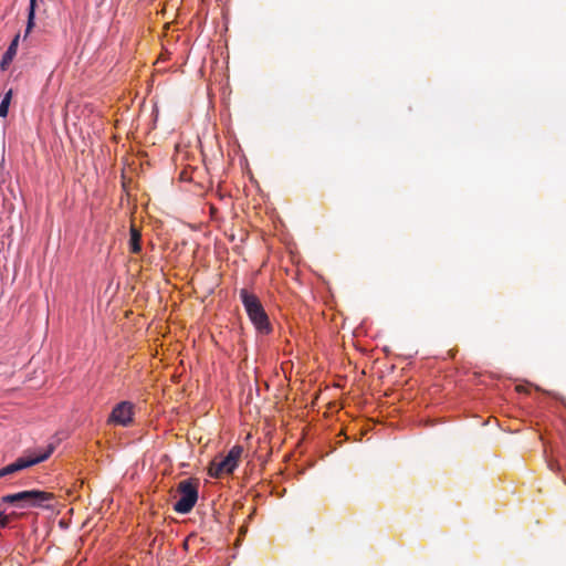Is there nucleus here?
Listing matches in <instances>:
<instances>
[{
	"mask_svg": "<svg viewBox=\"0 0 566 566\" xmlns=\"http://www.w3.org/2000/svg\"><path fill=\"white\" fill-rule=\"evenodd\" d=\"M240 298L250 321L255 326V328L262 334H269L271 332L269 316L265 313L258 296L250 293L248 290L242 289L240 291Z\"/></svg>",
	"mask_w": 566,
	"mask_h": 566,
	"instance_id": "nucleus-1",
	"label": "nucleus"
},
{
	"mask_svg": "<svg viewBox=\"0 0 566 566\" xmlns=\"http://www.w3.org/2000/svg\"><path fill=\"white\" fill-rule=\"evenodd\" d=\"M54 499L50 492L30 490L22 491L14 494H7L2 497V502L15 504L17 506L24 507H44L45 503Z\"/></svg>",
	"mask_w": 566,
	"mask_h": 566,
	"instance_id": "nucleus-2",
	"label": "nucleus"
},
{
	"mask_svg": "<svg viewBox=\"0 0 566 566\" xmlns=\"http://www.w3.org/2000/svg\"><path fill=\"white\" fill-rule=\"evenodd\" d=\"M53 451H54V446L49 444L44 451L34 452L32 454H24V455L18 458L14 462L0 469V479L10 478L21 470L28 469L32 465H35L38 463L45 461L46 459L50 458V455L53 453Z\"/></svg>",
	"mask_w": 566,
	"mask_h": 566,
	"instance_id": "nucleus-3",
	"label": "nucleus"
},
{
	"mask_svg": "<svg viewBox=\"0 0 566 566\" xmlns=\"http://www.w3.org/2000/svg\"><path fill=\"white\" fill-rule=\"evenodd\" d=\"M243 453V447L234 446L227 455L214 458L209 465V475L212 478H221L224 474H231L239 465V461Z\"/></svg>",
	"mask_w": 566,
	"mask_h": 566,
	"instance_id": "nucleus-4",
	"label": "nucleus"
},
{
	"mask_svg": "<svg viewBox=\"0 0 566 566\" xmlns=\"http://www.w3.org/2000/svg\"><path fill=\"white\" fill-rule=\"evenodd\" d=\"M177 492L180 499L174 504V510L179 514H188L198 501V481L196 479L180 481Z\"/></svg>",
	"mask_w": 566,
	"mask_h": 566,
	"instance_id": "nucleus-5",
	"label": "nucleus"
},
{
	"mask_svg": "<svg viewBox=\"0 0 566 566\" xmlns=\"http://www.w3.org/2000/svg\"><path fill=\"white\" fill-rule=\"evenodd\" d=\"M133 416L134 405L129 401H122L113 408L107 422L111 424L127 427L133 422Z\"/></svg>",
	"mask_w": 566,
	"mask_h": 566,
	"instance_id": "nucleus-6",
	"label": "nucleus"
},
{
	"mask_svg": "<svg viewBox=\"0 0 566 566\" xmlns=\"http://www.w3.org/2000/svg\"><path fill=\"white\" fill-rule=\"evenodd\" d=\"M19 38V34H17L12 42L10 43L9 48L7 49L6 53L2 55V59L0 61V69L2 71H6L14 59L18 50Z\"/></svg>",
	"mask_w": 566,
	"mask_h": 566,
	"instance_id": "nucleus-7",
	"label": "nucleus"
},
{
	"mask_svg": "<svg viewBox=\"0 0 566 566\" xmlns=\"http://www.w3.org/2000/svg\"><path fill=\"white\" fill-rule=\"evenodd\" d=\"M129 232H130L129 250L132 253L137 254L142 251V245H140L142 234H140L139 230L134 226H132Z\"/></svg>",
	"mask_w": 566,
	"mask_h": 566,
	"instance_id": "nucleus-8",
	"label": "nucleus"
},
{
	"mask_svg": "<svg viewBox=\"0 0 566 566\" xmlns=\"http://www.w3.org/2000/svg\"><path fill=\"white\" fill-rule=\"evenodd\" d=\"M35 6H36V0H30L29 13H28V24H27V34L34 27Z\"/></svg>",
	"mask_w": 566,
	"mask_h": 566,
	"instance_id": "nucleus-9",
	"label": "nucleus"
},
{
	"mask_svg": "<svg viewBox=\"0 0 566 566\" xmlns=\"http://www.w3.org/2000/svg\"><path fill=\"white\" fill-rule=\"evenodd\" d=\"M11 97L12 90H9L0 103V117H6L8 115Z\"/></svg>",
	"mask_w": 566,
	"mask_h": 566,
	"instance_id": "nucleus-10",
	"label": "nucleus"
},
{
	"mask_svg": "<svg viewBox=\"0 0 566 566\" xmlns=\"http://www.w3.org/2000/svg\"><path fill=\"white\" fill-rule=\"evenodd\" d=\"M9 521L10 516L0 512V528H4L9 524Z\"/></svg>",
	"mask_w": 566,
	"mask_h": 566,
	"instance_id": "nucleus-11",
	"label": "nucleus"
},
{
	"mask_svg": "<svg viewBox=\"0 0 566 566\" xmlns=\"http://www.w3.org/2000/svg\"><path fill=\"white\" fill-rule=\"evenodd\" d=\"M549 395H551L553 398H555V399L559 400V401H560V402L566 407V399H565L564 397H562V396H559V395H557V394H551V392H549Z\"/></svg>",
	"mask_w": 566,
	"mask_h": 566,
	"instance_id": "nucleus-12",
	"label": "nucleus"
},
{
	"mask_svg": "<svg viewBox=\"0 0 566 566\" xmlns=\"http://www.w3.org/2000/svg\"><path fill=\"white\" fill-rule=\"evenodd\" d=\"M516 389H517L518 391H524V388H522V386H517V387H516Z\"/></svg>",
	"mask_w": 566,
	"mask_h": 566,
	"instance_id": "nucleus-13",
	"label": "nucleus"
},
{
	"mask_svg": "<svg viewBox=\"0 0 566 566\" xmlns=\"http://www.w3.org/2000/svg\"><path fill=\"white\" fill-rule=\"evenodd\" d=\"M516 389H517L518 391H524V388H522V386H517V387H516Z\"/></svg>",
	"mask_w": 566,
	"mask_h": 566,
	"instance_id": "nucleus-14",
	"label": "nucleus"
}]
</instances>
